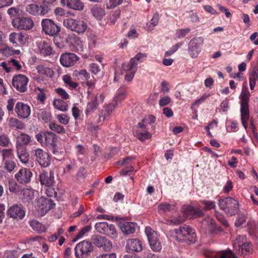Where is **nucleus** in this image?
<instances>
[{
	"label": "nucleus",
	"instance_id": "obj_1",
	"mask_svg": "<svg viewBox=\"0 0 258 258\" xmlns=\"http://www.w3.org/2000/svg\"><path fill=\"white\" fill-rule=\"evenodd\" d=\"M171 236L179 242L195 243L197 235L195 230L190 226L184 225L171 231Z\"/></svg>",
	"mask_w": 258,
	"mask_h": 258
},
{
	"label": "nucleus",
	"instance_id": "obj_2",
	"mask_svg": "<svg viewBox=\"0 0 258 258\" xmlns=\"http://www.w3.org/2000/svg\"><path fill=\"white\" fill-rule=\"evenodd\" d=\"M183 217L180 216L177 217H174L172 219L171 222L174 224H179L185 221V218L189 219H196L203 217L204 215L202 210L199 207H194L191 206H184L181 209Z\"/></svg>",
	"mask_w": 258,
	"mask_h": 258
},
{
	"label": "nucleus",
	"instance_id": "obj_3",
	"mask_svg": "<svg viewBox=\"0 0 258 258\" xmlns=\"http://www.w3.org/2000/svg\"><path fill=\"white\" fill-rule=\"evenodd\" d=\"M250 94L247 89H242L240 96V113L242 124L245 129L247 127L248 121L249 118L248 102Z\"/></svg>",
	"mask_w": 258,
	"mask_h": 258
},
{
	"label": "nucleus",
	"instance_id": "obj_4",
	"mask_svg": "<svg viewBox=\"0 0 258 258\" xmlns=\"http://www.w3.org/2000/svg\"><path fill=\"white\" fill-rule=\"evenodd\" d=\"M220 209L230 216L236 215L239 210V203L235 199L228 197L220 199L218 203Z\"/></svg>",
	"mask_w": 258,
	"mask_h": 258
},
{
	"label": "nucleus",
	"instance_id": "obj_5",
	"mask_svg": "<svg viewBox=\"0 0 258 258\" xmlns=\"http://www.w3.org/2000/svg\"><path fill=\"white\" fill-rule=\"evenodd\" d=\"M63 25L68 29L78 34H83L87 28V23L81 20L67 18L63 20Z\"/></svg>",
	"mask_w": 258,
	"mask_h": 258
},
{
	"label": "nucleus",
	"instance_id": "obj_6",
	"mask_svg": "<svg viewBox=\"0 0 258 258\" xmlns=\"http://www.w3.org/2000/svg\"><path fill=\"white\" fill-rule=\"evenodd\" d=\"M234 249L239 254L245 256L251 252V244L246 241V236L238 235L234 242Z\"/></svg>",
	"mask_w": 258,
	"mask_h": 258
},
{
	"label": "nucleus",
	"instance_id": "obj_7",
	"mask_svg": "<svg viewBox=\"0 0 258 258\" xmlns=\"http://www.w3.org/2000/svg\"><path fill=\"white\" fill-rule=\"evenodd\" d=\"M31 154L35 158V161L42 167H47L51 163L49 154L41 148L33 149Z\"/></svg>",
	"mask_w": 258,
	"mask_h": 258
},
{
	"label": "nucleus",
	"instance_id": "obj_8",
	"mask_svg": "<svg viewBox=\"0 0 258 258\" xmlns=\"http://www.w3.org/2000/svg\"><path fill=\"white\" fill-rule=\"evenodd\" d=\"M93 246L91 242L86 240L77 244L75 247V255L77 258H86L93 251Z\"/></svg>",
	"mask_w": 258,
	"mask_h": 258
},
{
	"label": "nucleus",
	"instance_id": "obj_9",
	"mask_svg": "<svg viewBox=\"0 0 258 258\" xmlns=\"http://www.w3.org/2000/svg\"><path fill=\"white\" fill-rule=\"evenodd\" d=\"M204 44V39L201 37L192 38L188 45V52L191 58L198 57L201 51V46Z\"/></svg>",
	"mask_w": 258,
	"mask_h": 258
},
{
	"label": "nucleus",
	"instance_id": "obj_10",
	"mask_svg": "<svg viewBox=\"0 0 258 258\" xmlns=\"http://www.w3.org/2000/svg\"><path fill=\"white\" fill-rule=\"evenodd\" d=\"M29 79L22 74L15 75L12 79V85L20 93H25L27 90Z\"/></svg>",
	"mask_w": 258,
	"mask_h": 258
},
{
	"label": "nucleus",
	"instance_id": "obj_11",
	"mask_svg": "<svg viewBox=\"0 0 258 258\" xmlns=\"http://www.w3.org/2000/svg\"><path fill=\"white\" fill-rule=\"evenodd\" d=\"M42 31L47 35L54 36L60 31V27L53 21L49 19H44L41 21Z\"/></svg>",
	"mask_w": 258,
	"mask_h": 258
},
{
	"label": "nucleus",
	"instance_id": "obj_12",
	"mask_svg": "<svg viewBox=\"0 0 258 258\" xmlns=\"http://www.w3.org/2000/svg\"><path fill=\"white\" fill-rule=\"evenodd\" d=\"M145 233L151 248L156 251H159L162 248V245L159 240L157 232L150 227H146Z\"/></svg>",
	"mask_w": 258,
	"mask_h": 258
},
{
	"label": "nucleus",
	"instance_id": "obj_13",
	"mask_svg": "<svg viewBox=\"0 0 258 258\" xmlns=\"http://www.w3.org/2000/svg\"><path fill=\"white\" fill-rule=\"evenodd\" d=\"M13 26L20 30H29L34 26L32 19L29 18L18 17L12 21Z\"/></svg>",
	"mask_w": 258,
	"mask_h": 258
},
{
	"label": "nucleus",
	"instance_id": "obj_14",
	"mask_svg": "<svg viewBox=\"0 0 258 258\" xmlns=\"http://www.w3.org/2000/svg\"><path fill=\"white\" fill-rule=\"evenodd\" d=\"M36 4L28 5L25 7L26 11L33 16H44L48 13V8L45 6H39Z\"/></svg>",
	"mask_w": 258,
	"mask_h": 258
},
{
	"label": "nucleus",
	"instance_id": "obj_15",
	"mask_svg": "<svg viewBox=\"0 0 258 258\" xmlns=\"http://www.w3.org/2000/svg\"><path fill=\"white\" fill-rule=\"evenodd\" d=\"M8 215L17 220H22L25 216V210L21 204H15L8 210Z\"/></svg>",
	"mask_w": 258,
	"mask_h": 258
},
{
	"label": "nucleus",
	"instance_id": "obj_16",
	"mask_svg": "<svg viewBox=\"0 0 258 258\" xmlns=\"http://www.w3.org/2000/svg\"><path fill=\"white\" fill-rule=\"evenodd\" d=\"M202 225L204 228L212 234H217L222 231L221 227L217 225L216 221L209 216L203 220Z\"/></svg>",
	"mask_w": 258,
	"mask_h": 258
},
{
	"label": "nucleus",
	"instance_id": "obj_17",
	"mask_svg": "<svg viewBox=\"0 0 258 258\" xmlns=\"http://www.w3.org/2000/svg\"><path fill=\"white\" fill-rule=\"evenodd\" d=\"M79 59V57L75 53L66 52L60 55L59 61L62 66L69 68L75 65Z\"/></svg>",
	"mask_w": 258,
	"mask_h": 258
},
{
	"label": "nucleus",
	"instance_id": "obj_18",
	"mask_svg": "<svg viewBox=\"0 0 258 258\" xmlns=\"http://www.w3.org/2000/svg\"><path fill=\"white\" fill-rule=\"evenodd\" d=\"M14 176L19 183L26 184L30 182L32 173L29 169L23 168L20 169Z\"/></svg>",
	"mask_w": 258,
	"mask_h": 258
},
{
	"label": "nucleus",
	"instance_id": "obj_19",
	"mask_svg": "<svg viewBox=\"0 0 258 258\" xmlns=\"http://www.w3.org/2000/svg\"><path fill=\"white\" fill-rule=\"evenodd\" d=\"M55 204L49 199L41 197L38 200V211L41 216H44L49 210L53 209Z\"/></svg>",
	"mask_w": 258,
	"mask_h": 258
},
{
	"label": "nucleus",
	"instance_id": "obj_20",
	"mask_svg": "<svg viewBox=\"0 0 258 258\" xmlns=\"http://www.w3.org/2000/svg\"><path fill=\"white\" fill-rule=\"evenodd\" d=\"M91 239L94 245L98 247H102L106 251H109L112 247L111 242L104 237L94 235Z\"/></svg>",
	"mask_w": 258,
	"mask_h": 258
},
{
	"label": "nucleus",
	"instance_id": "obj_21",
	"mask_svg": "<svg viewBox=\"0 0 258 258\" xmlns=\"http://www.w3.org/2000/svg\"><path fill=\"white\" fill-rule=\"evenodd\" d=\"M125 249L127 252H139L142 250V242L138 238H131L126 240Z\"/></svg>",
	"mask_w": 258,
	"mask_h": 258
},
{
	"label": "nucleus",
	"instance_id": "obj_22",
	"mask_svg": "<svg viewBox=\"0 0 258 258\" xmlns=\"http://www.w3.org/2000/svg\"><path fill=\"white\" fill-rule=\"evenodd\" d=\"M28 36L24 32H13L9 35L10 42L15 45L25 44L27 41Z\"/></svg>",
	"mask_w": 258,
	"mask_h": 258
},
{
	"label": "nucleus",
	"instance_id": "obj_23",
	"mask_svg": "<svg viewBox=\"0 0 258 258\" xmlns=\"http://www.w3.org/2000/svg\"><path fill=\"white\" fill-rule=\"evenodd\" d=\"M15 110L17 115L22 118H27L31 113L30 106L22 102L16 103Z\"/></svg>",
	"mask_w": 258,
	"mask_h": 258
},
{
	"label": "nucleus",
	"instance_id": "obj_24",
	"mask_svg": "<svg viewBox=\"0 0 258 258\" xmlns=\"http://www.w3.org/2000/svg\"><path fill=\"white\" fill-rule=\"evenodd\" d=\"M31 142V137L29 135L20 132L16 137V148H26L25 146L29 145Z\"/></svg>",
	"mask_w": 258,
	"mask_h": 258
},
{
	"label": "nucleus",
	"instance_id": "obj_25",
	"mask_svg": "<svg viewBox=\"0 0 258 258\" xmlns=\"http://www.w3.org/2000/svg\"><path fill=\"white\" fill-rule=\"evenodd\" d=\"M39 179L41 184L46 186H52L55 182L54 173L52 171L41 173Z\"/></svg>",
	"mask_w": 258,
	"mask_h": 258
},
{
	"label": "nucleus",
	"instance_id": "obj_26",
	"mask_svg": "<svg viewBox=\"0 0 258 258\" xmlns=\"http://www.w3.org/2000/svg\"><path fill=\"white\" fill-rule=\"evenodd\" d=\"M62 5L69 9L81 11L84 9V5L80 0H60Z\"/></svg>",
	"mask_w": 258,
	"mask_h": 258
},
{
	"label": "nucleus",
	"instance_id": "obj_27",
	"mask_svg": "<svg viewBox=\"0 0 258 258\" xmlns=\"http://www.w3.org/2000/svg\"><path fill=\"white\" fill-rule=\"evenodd\" d=\"M90 13L95 19L101 21L106 15V11L104 7L95 5L90 8Z\"/></svg>",
	"mask_w": 258,
	"mask_h": 258
},
{
	"label": "nucleus",
	"instance_id": "obj_28",
	"mask_svg": "<svg viewBox=\"0 0 258 258\" xmlns=\"http://www.w3.org/2000/svg\"><path fill=\"white\" fill-rule=\"evenodd\" d=\"M69 41L74 47V50L82 52L84 51V45L81 38L74 34H72L68 36Z\"/></svg>",
	"mask_w": 258,
	"mask_h": 258
},
{
	"label": "nucleus",
	"instance_id": "obj_29",
	"mask_svg": "<svg viewBox=\"0 0 258 258\" xmlns=\"http://www.w3.org/2000/svg\"><path fill=\"white\" fill-rule=\"evenodd\" d=\"M18 158L20 162L25 165L29 166L30 155L27 148H16Z\"/></svg>",
	"mask_w": 258,
	"mask_h": 258
},
{
	"label": "nucleus",
	"instance_id": "obj_30",
	"mask_svg": "<svg viewBox=\"0 0 258 258\" xmlns=\"http://www.w3.org/2000/svg\"><path fill=\"white\" fill-rule=\"evenodd\" d=\"M39 53L44 56H50L52 54V49L50 44L46 41L41 40L37 44Z\"/></svg>",
	"mask_w": 258,
	"mask_h": 258
},
{
	"label": "nucleus",
	"instance_id": "obj_31",
	"mask_svg": "<svg viewBox=\"0 0 258 258\" xmlns=\"http://www.w3.org/2000/svg\"><path fill=\"white\" fill-rule=\"evenodd\" d=\"M119 226L124 234L128 235L135 232L137 224L133 222H120Z\"/></svg>",
	"mask_w": 258,
	"mask_h": 258
},
{
	"label": "nucleus",
	"instance_id": "obj_32",
	"mask_svg": "<svg viewBox=\"0 0 258 258\" xmlns=\"http://www.w3.org/2000/svg\"><path fill=\"white\" fill-rule=\"evenodd\" d=\"M208 258H237L231 251H225L222 252L210 251L206 254Z\"/></svg>",
	"mask_w": 258,
	"mask_h": 258
},
{
	"label": "nucleus",
	"instance_id": "obj_33",
	"mask_svg": "<svg viewBox=\"0 0 258 258\" xmlns=\"http://www.w3.org/2000/svg\"><path fill=\"white\" fill-rule=\"evenodd\" d=\"M44 144L47 146H54L57 140L56 136L51 132H46L44 133Z\"/></svg>",
	"mask_w": 258,
	"mask_h": 258
},
{
	"label": "nucleus",
	"instance_id": "obj_34",
	"mask_svg": "<svg viewBox=\"0 0 258 258\" xmlns=\"http://www.w3.org/2000/svg\"><path fill=\"white\" fill-rule=\"evenodd\" d=\"M36 69L38 74L44 75L47 77L52 78L54 75V72L51 69L43 64L37 66Z\"/></svg>",
	"mask_w": 258,
	"mask_h": 258
},
{
	"label": "nucleus",
	"instance_id": "obj_35",
	"mask_svg": "<svg viewBox=\"0 0 258 258\" xmlns=\"http://www.w3.org/2000/svg\"><path fill=\"white\" fill-rule=\"evenodd\" d=\"M0 154L3 161L12 160L14 157V150L12 148L0 149Z\"/></svg>",
	"mask_w": 258,
	"mask_h": 258
},
{
	"label": "nucleus",
	"instance_id": "obj_36",
	"mask_svg": "<svg viewBox=\"0 0 258 258\" xmlns=\"http://www.w3.org/2000/svg\"><path fill=\"white\" fill-rule=\"evenodd\" d=\"M31 227L39 233L45 232L46 228L44 225L37 220H32L30 222Z\"/></svg>",
	"mask_w": 258,
	"mask_h": 258
},
{
	"label": "nucleus",
	"instance_id": "obj_37",
	"mask_svg": "<svg viewBox=\"0 0 258 258\" xmlns=\"http://www.w3.org/2000/svg\"><path fill=\"white\" fill-rule=\"evenodd\" d=\"M73 75L74 77H77L78 80H82L84 81L88 80L90 76V74L85 69L75 71Z\"/></svg>",
	"mask_w": 258,
	"mask_h": 258
},
{
	"label": "nucleus",
	"instance_id": "obj_38",
	"mask_svg": "<svg viewBox=\"0 0 258 258\" xmlns=\"http://www.w3.org/2000/svg\"><path fill=\"white\" fill-rule=\"evenodd\" d=\"M138 62H134V59H131L127 64L123 63L122 65V71L125 72H136L137 70Z\"/></svg>",
	"mask_w": 258,
	"mask_h": 258
},
{
	"label": "nucleus",
	"instance_id": "obj_39",
	"mask_svg": "<svg viewBox=\"0 0 258 258\" xmlns=\"http://www.w3.org/2000/svg\"><path fill=\"white\" fill-rule=\"evenodd\" d=\"M135 136H136L140 140L144 141L147 139H150L152 137L151 134L149 133L146 129L141 131L138 130L135 132Z\"/></svg>",
	"mask_w": 258,
	"mask_h": 258
},
{
	"label": "nucleus",
	"instance_id": "obj_40",
	"mask_svg": "<svg viewBox=\"0 0 258 258\" xmlns=\"http://www.w3.org/2000/svg\"><path fill=\"white\" fill-rule=\"evenodd\" d=\"M53 105L54 108L62 111H66L68 109L67 103L61 99H54Z\"/></svg>",
	"mask_w": 258,
	"mask_h": 258
},
{
	"label": "nucleus",
	"instance_id": "obj_41",
	"mask_svg": "<svg viewBox=\"0 0 258 258\" xmlns=\"http://www.w3.org/2000/svg\"><path fill=\"white\" fill-rule=\"evenodd\" d=\"M9 189L11 192L18 194L21 192L22 187L17 182L11 180L9 181Z\"/></svg>",
	"mask_w": 258,
	"mask_h": 258
},
{
	"label": "nucleus",
	"instance_id": "obj_42",
	"mask_svg": "<svg viewBox=\"0 0 258 258\" xmlns=\"http://www.w3.org/2000/svg\"><path fill=\"white\" fill-rule=\"evenodd\" d=\"M62 80L66 85L71 89H75L78 86V84L73 81L72 78L69 75H66L63 76Z\"/></svg>",
	"mask_w": 258,
	"mask_h": 258
},
{
	"label": "nucleus",
	"instance_id": "obj_43",
	"mask_svg": "<svg viewBox=\"0 0 258 258\" xmlns=\"http://www.w3.org/2000/svg\"><path fill=\"white\" fill-rule=\"evenodd\" d=\"M86 176V169L83 167H81L79 168L76 174V180L78 182H82L84 181Z\"/></svg>",
	"mask_w": 258,
	"mask_h": 258
},
{
	"label": "nucleus",
	"instance_id": "obj_44",
	"mask_svg": "<svg viewBox=\"0 0 258 258\" xmlns=\"http://www.w3.org/2000/svg\"><path fill=\"white\" fill-rule=\"evenodd\" d=\"M98 106L97 98L95 97L94 100L87 104V108L85 110L86 114L88 115L90 113L95 110L97 108Z\"/></svg>",
	"mask_w": 258,
	"mask_h": 258
},
{
	"label": "nucleus",
	"instance_id": "obj_45",
	"mask_svg": "<svg viewBox=\"0 0 258 258\" xmlns=\"http://www.w3.org/2000/svg\"><path fill=\"white\" fill-rule=\"evenodd\" d=\"M38 118L45 122H48L51 119V115L49 111L45 109L39 110L37 113Z\"/></svg>",
	"mask_w": 258,
	"mask_h": 258
},
{
	"label": "nucleus",
	"instance_id": "obj_46",
	"mask_svg": "<svg viewBox=\"0 0 258 258\" xmlns=\"http://www.w3.org/2000/svg\"><path fill=\"white\" fill-rule=\"evenodd\" d=\"M9 125L12 127H15L19 130H22L25 128V125L23 122L16 118H11L10 119Z\"/></svg>",
	"mask_w": 258,
	"mask_h": 258
},
{
	"label": "nucleus",
	"instance_id": "obj_47",
	"mask_svg": "<svg viewBox=\"0 0 258 258\" xmlns=\"http://www.w3.org/2000/svg\"><path fill=\"white\" fill-rule=\"evenodd\" d=\"M11 142L10 138L6 134L4 133L0 134V146L6 148L9 147L11 145Z\"/></svg>",
	"mask_w": 258,
	"mask_h": 258
},
{
	"label": "nucleus",
	"instance_id": "obj_48",
	"mask_svg": "<svg viewBox=\"0 0 258 258\" xmlns=\"http://www.w3.org/2000/svg\"><path fill=\"white\" fill-rule=\"evenodd\" d=\"M49 127L51 130L58 134H64L66 132L65 129L62 126L54 122H50Z\"/></svg>",
	"mask_w": 258,
	"mask_h": 258
},
{
	"label": "nucleus",
	"instance_id": "obj_49",
	"mask_svg": "<svg viewBox=\"0 0 258 258\" xmlns=\"http://www.w3.org/2000/svg\"><path fill=\"white\" fill-rule=\"evenodd\" d=\"M108 223L106 222H99L95 224V228L98 232L105 234L108 228Z\"/></svg>",
	"mask_w": 258,
	"mask_h": 258
},
{
	"label": "nucleus",
	"instance_id": "obj_50",
	"mask_svg": "<svg viewBox=\"0 0 258 258\" xmlns=\"http://www.w3.org/2000/svg\"><path fill=\"white\" fill-rule=\"evenodd\" d=\"M159 20V14L158 13L154 14L150 22L147 23V27L149 29L152 30L157 25Z\"/></svg>",
	"mask_w": 258,
	"mask_h": 258
},
{
	"label": "nucleus",
	"instance_id": "obj_51",
	"mask_svg": "<svg viewBox=\"0 0 258 258\" xmlns=\"http://www.w3.org/2000/svg\"><path fill=\"white\" fill-rule=\"evenodd\" d=\"M4 162V167L9 172H12L13 171L16 167V162L12 160H7Z\"/></svg>",
	"mask_w": 258,
	"mask_h": 258
},
{
	"label": "nucleus",
	"instance_id": "obj_52",
	"mask_svg": "<svg viewBox=\"0 0 258 258\" xmlns=\"http://www.w3.org/2000/svg\"><path fill=\"white\" fill-rule=\"evenodd\" d=\"M106 230L107 231H106L105 234L107 235L112 238L117 237V233L116 232L115 227L114 225L108 224V228Z\"/></svg>",
	"mask_w": 258,
	"mask_h": 258
},
{
	"label": "nucleus",
	"instance_id": "obj_53",
	"mask_svg": "<svg viewBox=\"0 0 258 258\" xmlns=\"http://www.w3.org/2000/svg\"><path fill=\"white\" fill-rule=\"evenodd\" d=\"M35 3L42 4L41 6H45L48 8V12L51 10L50 6L53 5L56 0H32Z\"/></svg>",
	"mask_w": 258,
	"mask_h": 258
},
{
	"label": "nucleus",
	"instance_id": "obj_54",
	"mask_svg": "<svg viewBox=\"0 0 258 258\" xmlns=\"http://www.w3.org/2000/svg\"><path fill=\"white\" fill-rule=\"evenodd\" d=\"M190 32V29L188 28L185 29H178L176 32L175 37L178 39L184 38Z\"/></svg>",
	"mask_w": 258,
	"mask_h": 258
},
{
	"label": "nucleus",
	"instance_id": "obj_55",
	"mask_svg": "<svg viewBox=\"0 0 258 258\" xmlns=\"http://www.w3.org/2000/svg\"><path fill=\"white\" fill-rule=\"evenodd\" d=\"M202 203L204 205L205 211L214 209L216 207L215 202L212 201L204 200L202 202Z\"/></svg>",
	"mask_w": 258,
	"mask_h": 258
},
{
	"label": "nucleus",
	"instance_id": "obj_56",
	"mask_svg": "<svg viewBox=\"0 0 258 258\" xmlns=\"http://www.w3.org/2000/svg\"><path fill=\"white\" fill-rule=\"evenodd\" d=\"M126 94V91L123 89H119L114 97L115 102L120 101L124 99Z\"/></svg>",
	"mask_w": 258,
	"mask_h": 258
},
{
	"label": "nucleus",
	"instance_id": "obj_57",
	"mask_svg": "<svg viewBox=\"0 0 258 258\" xmlns=\"http://www.w3.org/2000/svg\"><path fill=\"white\" fill-rule=\"evenodd\" d=\"M215 215L218 220L223 225H224L226 227H229V224L223 215L221 214L219 212H218L217 211H215Z\"/></svg>",
	"mask_w": 258,
	"mask_h": 258
},
{
	"label": "nucleus",
	"instance_id": "obj_58",
	"mask_svg": "<svg viewBox=\"0 0 258 258\" xmlns=\"http://www.w3.org/2000/svg\"><path fill=\"white\" fill-rule=\"evenodd\" d=\"M117 103H110L104 107L105 110L103 111L104 114L107 117L108 116L115 108Z\"/></svg>",
	"mask_w": 258,
	"mask_h": 258
},
{
	"label": "nucleus",
	"instance_id": "obj_59",
	"mask_svg": "<svg viewBox=\"0 0 258 258\" xmlns=\"http://www.w3.org/2000/svg\"><path fill=\"white\" fill-rule=\"evenodd\" d=\"M173 208V205L166 203H162L158 206V210L163 212L170 211Z\"/></svg>",
	"mask_w": 258,
	"mask_h": 258
},
{
	"label": "nucleus",
	"instance_id": "obj_60",
	"mask_svg": "<svg viewBox=\"0 0 258 258\" xmlns=\"http://www.w3.org/2000/svg\"><path fill=\"white\" fill-rule=\"evenodd\" d=\"M56 118L60 123L65 125L68 124L70 120V117L67 115L64 114H60L57 115L56 116Z\"/></svg>",
	"mask_w": 258,
	"mask_h": 258
},
{
	"label": "nucleus",
	"instance_id": "obj_61",
	"mask_svg": "<svg viewBox=\"0 0 258 258\" xmlns=\"http://www.w3.org/2000/svg\"><path fill=\"white\" fill-rule=\"evenodd\" d=\"M246 217L244 214L239 213L238 215V218L235 222V225L236 227H239L246 221Z\"/></svg>",
	"mask_w": 258,
	"mask_h": 258
},
{
	"label": "nucleus",
	"instance_id": "obj_62",
	"mask_svg": "<svg viewBox=\"0 0 258 258\" xmlns=\"http://www.w3.org/2000/svg\"><path fill=\"white\" fill-rule=\"evenodd\" d=\"M258 79V66H255L249 74V80L256 81Z\"/></svg>",
	"mask_w": 258,
	"mask_h": 258
},
{
	"label": "nucleus",
	"instance_id": "obj_63",
	"mask_svg": "<svg viewBox=\"0 0 258 258\" xmlns=\"http://www.w3.org/2000/svg\"><path fill=\"white\" fill-rule=\"evenodd\" d=\"M182 44L183 43L182 42H179L176 43L174 45H173L169 50L165 52V55L166 56L172 55L178 49V48L182 45Z\"/></svg>",
	"mask_w": 258,
	"mask_h": 258
},
{
	"label": "nucleus",
	"instance_id": "obj_64",
	"mask_svg": "<svg viewBox=\"0 0 258 258\" xmlns=\"http://www.w3.org/2000/svg\"><path fill=\"white\" fill-rule=\"evenodd\" d=\"M7 13L11 17H15L20 15V10L18 8L12 7L8 10Z\"/></svg>",
	"mask_w": 258,
	"mask_h": 258
}]
</instances>
